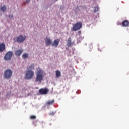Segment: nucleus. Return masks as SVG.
Listing matches in <instances>:
<instances>
[{
  "mask_svg": "<svg viewBox=\"0 0 129 129\" xmlns=\"http://www.w3.org/2000/svg\"><path fill=\"white\" fill-rule=\"evenodd\" d=\"M99 9V8L98 7H95L94 11L95 12H96L98 11Z\"/></svg>",
  "mask_w": 129,
  "mask_h": 129,
  "instance_id": "21",
  "label": "nucleus"
},
{
  "mask_svg": "<svg viewBox=\"0 0 129 129\" xmlns=\"http://www.w3.org/2000/svg\"><path fill=\"white\" fill-rule=\"evenodd\" d=\"M34 75V73L32 70H27L26 71L25 78L26 79H31Z\"/></svg>",
  "mask_w": 129,
  "mask_h": 129,
  "instance_id": "2",
  "label": "nucleus"
},
{
  "mask_svg": "<svg viewBox=\"0 0 129 129\" xmlns=\"http://www.w3.org/2000/svg\"><path fill=\"white\" fill-rule=\"evenodd\" d=\"M55 113V112H50L49 113V115L53 116V115H54Z\"/></svg>",
  "mask_w": 129,
  "mask_h": 129,
  "instance_id": "20",
  "label": "nucleus"
},
{
  "mask_svg": "<svg viewBox=\"0 0 129 129\" xmlns=\"http://www.w3.org/2000/svg\"><path fill=\"white\" fill-rule=\"evenodd\" d=\"M52 43V40L50 38H47L45 39V44L46 46L50 45Z\"/></svg>",
  "mask_w": 129,
  "mask_h": 129,
  "instance_id": "9",
  "label": "nucleus"
},
{
  "mask_svg": "<svg viewBox=\"0 0 129 129\" xmlns=\"http://www.w3.org/2000/svg\"><path fill=\"white\" fill-rule=\"evenodd\" d=\"M23 50L22 49L17 50L16 51L15 55L17 56H20L22 53Z\"/></svg>",
  "mask_w": 129,
  "mask_h": 129,
  "instance_id": "11",
  "label": "nucleus"
},
{
  "mask_svg": "<svg viewBox=\"0 0 129 129\" xmlns=\"http://www.w3.org/2000/svg\"><path fill=\"white\" fill-rule=\"evenodd\" d=\"M54 102V100H52V101H49L46 103V105H51V104H53Z\"/></svg>",
  "mask_w": 129,
  "mask_h": 129,
  "instance_id": "14",
  "label": "nucleus"
},
{
  "mask_svg": "<svg viewBox=\"0 0 129 129\" xmlns=\"http://www.w3.org/2000/svg\"><path fill=\"white\" fill-rule=\"evenodd\" d=\"M28 70H31L34 69V66L33 64H31V66L27 67Z\"/></svg>",
  "mask_w": 129,
  "mask_h": 129,
  "instance_id": "15",
  "label": "nucleus"
},
{
  "mask_svg": "<svg viewBox=\"0 0 129 129\" xmlns=\"http://www.w3.org/2000/svg\"><path fill=\"white\" fill-rule=\"evenodd\" d=\"M0 10L3 12H5L6 10V7L5 6L1 7Z\"/></svg>",
  "mask_w": 129,
  "mask_h": 129,
  "instance_id": "17",
  "label": "nucleus"
},
{
  "mask_svg": "<svg viewBox=\"0 0 129 129\" xmlns=\"http://www.w3.org/2000/svg\"><path fill=\"white\" fill-rule=\"evenodd\" d=\"M59 42H60L59 39L55 40L53 43L51 45L52 46H55L56 48L58 45Z\"/></svg>",
  "mask_w": 129,
  "mask_h": 129,
  "instance_id": "8",
  "label": "nucleus"
},
{
  "mask_svg": "<svg viewBox=\"0 0 129 129\" xmlns=\"http://www.w3.org/2000/svg\"><path fill=\"white\" fill-rule=\"evenodd\" d=\"M13 55V52L12 51H8L5 55V56H4V60H10Z\"/></svg>",
  "mask_w": 129,
  "mask_h": 129,
  "instance_id": "5",
  "label": "nucleus"
},
{
  "mask_svg": "<svg viewBox=\"0 0 129 129\" xmlns=\"http://www.w3.org/2000/svg\"><path fill=\"white\" fill-rule=\"evenodd\" d=\"M26 39V37H24L22 35H20L16 38V42L21 43L23 42Z\"/></svg>",
  "mask_w": 129,
  "mask_h": 129,
  "instance_id": "7",
  "label": "nucleus"
},
{
  "mask_svg": "<svg viewBox=\"0 0 129 129\" xmlns=\"http://www.w3.org/2000/svg\"><path fill=\"white\" fill-rule=\"evenodd\" d=\"M56 1H57V0H55Z\"/></svg>",
  "mask_w": 129,
  "mask_h": 129,
  "instance_id": "23",
  "label": "nucleus"
},
{
  "mask_svg": "<svg viewBox=\"0 0 129 129\" xmlns=\"http://www.w3.org/2000/svg\"><path fill=\"white\" fill-rule=\"evenodd\" d=\"M43 72L41 69H39L36 73V77L35 82H41L43 79Z\"/></svg>",
  "mask_w": 129,
  "mask_h": 129,
  "instance_id": "1",
  "label": "nucleus"
},
{
  "mask_svg": "<svg viewBox=\"0 0 129 129\" xmlns=\"http://www.w3.org/2000/svg\"><path fill=\"white\" fill-rule=\"evenodd\" d=\"M28 54H27V53H24L22 55V57L24 58V59H26L28 57Z\"/></svg>",
  "mask_w": 129,
  "mask_h": 129,
  "instance_id": "18",
  "label": "nucleus"
},
{
  "mask_svg": "<svg viewBox=\"0 0 129 129\" xmlns=\"http://www.w3.org/2000/svg\"><path fill=\"white\" fill-rule=\"evenodd\" d=\"M6 46L4 43L0 44V52H2L5 50Z\"/></svg>",
  "mask_w": 129,
  "mask_h": 129,
  "instance_id": "10",
  "label": "nucleus"
},
{
  "mask_svg": "<svg viewBox=\"0 0 129 129\" xmlns=\"http://www.w3.org/2000/svg\"><path fill=\"white\" fill-rule=\"evenodd\" d=\"M48 92H49V89L47 88H41L39 90V93H40V94L41 95L47 94Z\"/></svg>",
  "mask_w": 129,
  "mask_h": 129,
  "instance_id": "6",
  "label": "nucleus"
},
{
  "mask_svg": "<svg viewBox=\"0 0 129 129\" xmlns=\"http://www.w3.org/2000/svg\"><path fill=\"white\" fill-rule=\"evenodd\" d=\"M30 1V0H26V1H27V3H29Z\"/></svg>",
  "mask_w": 129,
  "mask_h": 129,
  "instance_id": "22",
  "label": "nucleus"
},
{
  "mask_svg": "<svg viewBox=\"0 0 129 129\" xmlns=\"http://www.w3.org/2000/svg\"><path fill=\"white\" fill-rule=\"evenodd\" d=\"M12 75V72L10 69H7L4 72V77L7 79H9V78H11Z\"/></svg>",
  "mask_w": 129,
  "mask_h": 129,
  "instance_id": "4",
  "label": "nucleus"
},
{
  "mask_svg": "<svg viewBox=\"0 0 129 129\" xmlns=\"http://www.w3.org/2000/svg\"><path fill=\"white\" fill-rule=\"evenodd\" d=\"M82 27V23L81 22H77L73 26L72 31H76L79 29H80Z\"/></svg>",
  "mask_w": 129,
  "mask_h": 129,
  "instance_id": "3",
  "label": "nucleus"
},
{
  "mask_svg": "<svg viewBox=\"0 0 129 129\" xmlns=\"http://www.w3.org/2000/svg\"><path fill=\"white\" fill-rule=\"evenodd\" d=\"M71 41H72L71 38L70 37L68 39V45L69 46H71L72 45Z\"/></svg>",
  "mask_w": 129,
  "mask_h": 129,
  "instance_id": "16",
  "label": "nucleus"
},
{
  "mask_svg": "<svg viewBox=\"0 0 129 129\" xmlns=\"http://www.w3.org/2000/svg\"><path fill=\"white\" fill-rule=\"evenodd\" d=\"M56 78H59L61 76V72L59 70L56 71Z\"/></svg>",
  "mask_w": 129,
  "mask_h": 129,
  "instance_id": "13",
  "label": "nucleus"
},
{
  "mask_svg": "<svg viewBox=\"0 0 129 129\" xmlns=\"http://www.w3.org/2000/svg\"><path fill=\"white\" fill-rule=\"evenodd\" d=\"M31 120H35L36 119V117L35 115H32L30 117Z\"/></svg>",
  "mask_w": 129,
  "mask_h": 129,
  "instance_id": "19",
  "label": "nucleus"
},
{
  "mask_svg": "<svg viewBox=\"0 0 129 129\" xmlns=\"http://www.w3.org/2000/svg\"><path fill=\"white\" fill-rule=\"evenodd\" d=\"M122 26H123V27H128V26H129V21L128 20H124L122 22Z\"/></svg>",
  "mask_w": 129,
  "mask_h": 129,
  "instance_id": "12",
  "label": "nucleus"
}]
</instances>
